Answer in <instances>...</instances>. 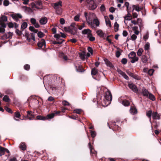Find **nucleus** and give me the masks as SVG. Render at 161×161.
<instances>
[{
    "mask_svg": "<svg viewBox=\"0 0 161 161\" xmlns=\"http://www.w3.org/2000/svg\"><path fill=\"white\" fill-rule=\"evenodd\" d=\"M132 7L133 9H135L137 12H139L141 10V8L138 5H134L132 6Z\"/></svg>",
    "mask_w": 161,
    "mask_h": 161,
    "instance_id": "nucleus-33",
    "label": "nucleus"
},
{
    "mask_svg": "<svg viewBox=\"0 0 161 161\" xmlns=\"http://www.w3.org/2000/svg\"><path fill=\"white\" fill-rule=\"evenodd\" d=\"M40 24L42 25H45L47 22V19L46 17H42L39 20Z\"/></svg>",
    "mask_w": 161,
    "mask_h": 161,
    "instance_id": "nucleus-12",
    "label": "nucleus"
},
{
    "mask_svg": "<svg viewBox=\"0 0 161 161\" xmlns=\"http://www.w3.org/2000/svg\"><path fill=\"white\" fill-rule=\"evenodd\" d=\"M20 116V114L19 112H16L14 113V117L19 118Z\"/></svg>",
    "mask_w": 161,
    "mask_h": 161,
    "instance_id": "nucleus-49",
    "label": "nucleus"
},
{
    "mask_svg": "<svg viewBox=\"0 0 161 161\" xmlns=\"http://www.w3.org/2000/svg\"><path fill=\"white\" fill-rule=\"evenodd\" d=\"M105 19L107 26L109 27H111V23L108 17L105 16Z\"/></svg>",
    "mask_w": 161,
    "mask_h": 161,
    "instance_id": "nucleus-16",
    "label": "nucleus"
},
{
    "mask_svg": "<svg viewBox=\"0 0 161 161\" xmlns=\"http://www.w3.org/2000/svg\"><path fill=\"white\" fill-rule=\"evenodd\" d=\"M128 86L130 89L135 92H137L138 91V89L136 86L133 83L129 84Z\"/></svg>",
    "mask_w": 161,
    "mask_h": 161,
    "instance_id": "nucleus-9",
    "label": "nucleus"
},
{
    "mask_svg": "<svg viewBox=\"0 0 161 161\" xmlns=\"http://www.w3.org/2000/svg\"><path fill=\"white\" fill-rule=\"evenodd\" d=\"M30 116V117H29L28 116H27L28 119L29 120L32 119L35 117L34 114H31Z\"/></svg>",
    "mask_w": 161,
    "mask_h": 161,
    "instance_id": "nucleus-50",
    "label": "nucleus"
},
{
    "mask_svg": "<svg viewBox=\"0 0 161 161\" xmlns=\"http://www.w3.org/2000/svg\"><path fill=\"white\" fill-rule=\"evenodd\" d=\"M6 27V25L5 23L2 24L0 26V33H3L5 31V28Z\"/></svg>",
    "mask_w": 161,
    "mask_h": 161,
    "instance_id": "nucleus-19",
    "label": "nucleus"
},
{
    "mask_svg": "<svg viewBox=\"0 0 161 161\" xmlns=\"http://www.w3.org/2000/svg\"><path fill=\"white\" fill-rule=\"evenodd\" d=\"M152 114V111L151 110H149L147 112V116L151 119V117Z\"/></svg>",
    "mask_w": 161,
    "mask_h": 161,
    "instance_id": "nucleus-42",
    "label": "nucleus"
},
{
    "mask_svg": "<svg viewBox=\"0 0 161 161\" xmlns=\"http://www.w3.org/2000/svg\"><path fill=\"white\" fill-rule=\"evenodd\" d=\"M125 20H131V19H132V17H131V15L129 14V13H128L126 16L125 17Z\"/></svg>",
    "mask_w": 161,
    "mask_h": 161,
    "instance_id": "nucleus-28",
    "label": "nucleus"
},
{
    "mask_svg": "<svg viewBox=\"0 0 161 161\" xmlns=\"http://www.w3.org/2000/svg\"><path fill=\"white\" fill-rule=\"evenodd\" d=\"M60 23L62 25H63L65 23V20L63 18H61L60 19Z\"/></svg>",
    "mask_w": 161,
    "mask_h": 161,
    "instance_id": "nucleus-63",
    "label": "nucleus"
},
{
    "mask_svg": "<svg viewBox=\"0 0 161 161\" xmlns=\"http://www.w3.org/2000/svg\"><path fill=\"white\" fill-rule=\"evenodd\" d=\"M149 37L148 34L147 33V34L144 36L143 38L145 41H146L148 39Z\"/></svg>",
    "mask_w": 161,
    "mask_h": 161,
    "instance_id": "nucleus-53",
    "label": "nucleus"
},
{
    "mask_svg": "<svg viewBox=\"0 0 161 161\" xmlns=\"http://www.w3.org/2000/svg\"><path fill=\"white\" fill-rule=\"evenodd\" d=\"M81 112V110L80 109H77L74 110V113L80 114Z\"/></svg>",
    "mask_w": 161,
    "mask_h": 161,
    "instance_id": "nucleus-45",
    "label": "nucleus"
},
{
    "mask_svg": "<svg viewBox=\"0 0 161 161\" xmlns=\"http://www.w3.org/2000/svg\"><path fill=\"white\" fill-rule=\"evenodd\" d=\"M153 118L154 119H160V116L156 112H153L152 114Z\"/></svg>",
    "mask_w": 161,
    "mask_h": 161,
    "instance_id": "nucleus-17",
    "label": "nucleus"
},
{
    "mask_svg": "<svg viewBox=\"0 0 161 161\" xmlns=\"http://www.w3.org/2000/svg\"><path fill=\"white\" fill-rule=\"evenodd\" d=\"M3 3L4 6H7L9 5V2L8 0H4Z\"/></svg>",
    "mask_w": 161,
    "mask_h": 161,
    "instance_id": "nucleus-44",
    "label": "nucleus"
},
{
    "mask_svg": "<svg viewBox=\"0 0 161 161\" xmlns=\"http://www.w3.org/2000/svg\"><path fill=\"white\" fill-rule=\"evenodd\" d=\"M94 14L93 13H90L88 15L87 12H85L84 13V16L86 18V22L88 25L92 29L95 28L92 22V16Z\"/></svg>",
    "mask_w": 161,
    "mask_h": 161,
    "instance_id": "nucleus-1",
    "label": "nucleus"
},
{
    "mask_svg": "<svg viewBox=\"0 0 161 161\" xmlns=\"http://www.w3.org/2000/svg\"><path fill=\"white\" fill-rule=\"evenodd\" d=\"M119 27V24L116 22H115L114 25V28L115 32H116L118 31Z\"/></svg>",
    "mask_w": 161,
    "mask_h": 161,
    "instance_id": "nucleus-37",
    "label": "nucleus"
},
{
    "mask_svg": "<svg viewBox=\"0 0 161 161\" xmlns=\"http://www.w3.org/2000/svg\"><path fill=\"white\" fill-rule=\"evenodd\" d=\"M111 101L104 99L102 101V104L103 106H107L110 104Z\"/></svg>",
    "mask_w": 161,
    "mask_h": 161,
    "instance_id": "nucleus-18",
    "label": "nucleus"
},
{
    "mask_svg": "<svg viewBox=\"0 0 161 161\" xmlns=\"http://www.w3.org/2000/svg\"><path fill=\"white\" fill-rule=\"evenodd\" d=\"M8 25L9 28H12L14 27V24L11 22L8 23Z\"/></svg>",
    "mask_w": 161,
    "mask_h": 161,
    "instance_id": "nucleus-52",
    "label": "nucleus"
},
{
    "mask_svg": "<svg viewBox=\"0 0 161 161\" xmlns=\"http://www.w3.org/2000/svg\"><path fill=\"white\" fill-rule=\"evenodd\" d=\"M117 49L118 51L116 52V56L117 58H119L121 55V53L122 52V51L119 48L117 47Z\"/></svg>",
    "mask_w": 161,
    "mask_h": 161,
    "instance_id": "nucleus-23",
    "label": "nucleus"
},
{
    "mask_svg": "<svg viewBox=\"0 0 161 161\" xmlns=\"http://www.w3.org/2000/svg\"><path fill=\"white\" fill-rule=\"evenodd\" d=\"M143 52V50L142 48H140L139 49L137 52V54L138 56H142V53Z\"/></svg>",
    "mask_w": 161,
    "mask_h": 161,
    "instance_id": "nucleus-30",
    "label": "nucleus"
},
{
    "mask_svg": "<svg viewBox=\"0 0 161 161\" xmlns=\"http://www.w3.org/2000/svg\"><path fill=\"white\" fill-rule=\"evenodd\" d=\"M30 21L31 24L33 25L36 28H38L39 27V25L36 22V20L35 18H31Z\"/></svg>",
    "mask_w": 161,
    "mask_h": 161,
    "instance_id": "nucleus-10",
    "label": "nucleus"
},
{
    "mask_svg": "<svg viewBox=\"0 0 161 161\" xmlns=\"http://www.w3.org/2000/svg\"><path fill=\"white\" fill-rule=\"evenodd\" d=\"M62 104L63 105L65 106L69 105V103L66 101H63L62 102Z\"/></svg>",
    "mask_w": 161,
    "mask_h": 161,
    "instance_id": "nucleus-64",
    "label": "nucleus"
},
{
    "mask_svg": "<svg viewBox=\"0 0 161 161\" xmlns=\"http://www.w3.org/2000/svg\"><path fill=\"white\" fill-rule=\"evenodd\" d=\"M56 13L58 15H61L62 12V10L61 8L55 9Z\"/></svg>",
    "mask_w": 161,
    "mask_h": 161,
    "instance_id": "nucleus-34",
    "label": "nucleus"
},
{
    "mask_svg": "<svg viewBox=\"0 0 161 161\" xmlns=\"http://www.w3.org/2000/svg\"><path fill=\"white\" fill-rule=\"evenodd\" d=\"M154 71V70L153 69H149L148 71V74L150 76H151L153 75Z\"/></svg>",
    "mask_w": 161,
    "mask_h": 161,
    "instance_id": "nucleus-46",
    "label": "nucleus"
},
{
    "mask_svg": "<svg viewBox=\"0 0 161 161\" xmlns=\"http://www.w3.org/2000/svg\"><path fill=\"white\" fill-rule=\"evenodd\" d=\"M25 36L26 37L27 40L28 41H30L31 39H32L34 41H35V34L33 33H31L29 34L28 33H26Z\"/></svg>",
    "mask_w": 161,
    "mask_h": 161,
    "instance_id": "nucleus-6",
    "label": "nucleus"
},
{
    "mask_svg": "<svg viewBox=\"0 0 161 161\" xmlns=\"http://www.w3.org/2000/svg\"><path fill=\"white\" fill-rule=\"evenodd\" d=\"M0 20L2 22L7 21L8 20L7 17L5 15H2L0 18Z\"/></svg>",
    "mask_w": 161,
    "mask_h": 161,
    "instance_id": "nucleus-31",
    "label": "nucleus"
},
{
    "mask_svg": "<svg viewBox=\"0 0 161 161\" xmlns=\"http://www.w3.org/2000/svg\"><path fill=\"white\" fill-rule=\"evenodd\" d=\"M37 45L39 47H45L46 46L45 41L43 39H42L39 42L37 43Z\"/></svg>",
    "mask_w": 161,
    "mask_h": 161,
    "instance_id": "nucleus-11",
    "label": "nucleus"
},
{
    "mask_svg": "<svg viewBox=\"0 0 161 161\" xmlns=\"http://www.w3.org/2000/svg\"><path fill=\"white\" fill-rule=\"evenodd\" d=\"M150 49V44L148 42H147L144 46V49L145 51H148Z\"/></svg>",
    "mask_w": 161,
    "mask_h": 161,
    "instance_id": "nucleus-29",
    "label": "nucleus"
},
{
    "mask_svg": "<svg viewBox=\"0 0 161 161\" xmlns=\"http://www.w3.org/2000/svg\"><path fill=\"white\" fill-rule=\"evenodd\" d=\"M137 24L140 27H141L142 25V20L140 19H137Z\"/></svg>",
    "mask_w": 161,
    "mask_h": 161,
    "instance_id": "nucleus-47",
    "label": "nucleus"
},
{
    "mask_svg": "<svg viewBox=\"0 0 161 161\" xmlns=\"http://www.w3.org/2000/svg\"><path fill=\"white\" fill-rule=\"evenodd\" d=\"M13 36V33L9 32L7 33H6L1 37V39L3 40H5L8 38L11 39Z\"/></svg>",
    "mask_w": 161,
    "mask_h": 161,
    "instance_id": "nucleus-7",
    "label": "nucleus"
},
{
    "mask_svg": "<svg viewBox=\"0 0 161 161\" xmlns=\"http://www.w3.org/2000/svg\"><path fill=\"white\" fill-rule=\"evenodd\" d=\"M62 2L60 1L58 2L53 3V6L54 9L61 8L62 6Z\"/></svg>",
    "mask_w": 161,
    "mask_h": 161,
    "instance_id": "nucleus-13",
    "label": "nucleus"
},
{
    "mask_svg": "<svg viewBox=\"0 0 161 161\" xmlns=\"http://www.w3.org/2000/svg\"><path fill=\"white\" fill-rule=\"evenodd\" d=\"M122 76L126 80H128L129 79V77L125 73H124L123 74V75H122Z\"/></svg>",
    "mask_w": 161,
    "mask_h": 161,
    "instance_id": "nucleus-59",
    "label": "nucleus"
},
{
    "mask_svg": "<svg viewBox=\"0 0 161 161\" xmlns=\"http://www.w3.org/2000/svg\"><path fill=\"white\" fill-rule=\"evenodd\" d=\"M27 26V24L26 22H23L21 25V28L22 30H24L26 28Z\"/></svg>",
    "mask_w": 161,
    "mask_h": 161,
    "instance_id": "nucleus-41",
    "label": "nucleus"
},
{
    "mask_svg": "<svg viewBox=\"0 0 161 161\" xmlns=\"http://www.w3.org/2000/svg\"><path fill=\"white\" fill-rule=\"evenodd\" d=\"M130 111L132 114H136L137 112L136 109L135 108L131 107Z\"/></svg>",
    "mask_w": 161,
    "mask_h": 161,
    "instance_id": "nucleus-26",
    "label": "nucleus"
},
{
    "mask_svg": "<svg viewBox=\"0 0 161 161\" xmlns=\"http://www.w3.org/2000/svg\"><path fill=\"white\" fill-rule=\"evenodd\" d=\"M91 136H92V137L93 138L94 137L96 136L95 132L93 131H91Z\"/></svg>",
    "mask_w": 161,
    "mask_h": 161,
    "instance_id": "nucleus-56",
    "label": "nucleus"
},
{
    "mask_svg": "<svg viewBox=\"0 0 161 161\" xmlns=\"http://www.w3.org/2000/svg\"><path fill=\"white\" fill-rule=\"evenodd\" d=\"M3 100L5 102H9L10 101V99L8 97L7 95L5 96L3 98Z\"/></svg>",
    "mask_w": 161,
    "mask_h": 161,
    "instance_id": "nucleus-38",
    "label": "nucleus"
},
{
    "mask_svg": "<svg viewBox=\"0 0 161 161\" xmlns=\"http://www.w3.org/2000/svg\"><path fill=\"white\" fill-rule=\"evenodd\" d=\"M127 62V59L125 58H123L121 60V62L123 64H126Z\"/></svg>",
    "mask_w": 161,
    "mask_h": 161,
    "instance_id": "nucleus-51",
    "label": "nucleus"
},
{
    "mask_svg": "<svg viewBox=\"0 0 161 161\" xmlns=\"http://www.w3.org/2000/svg\"><path fill=\"white\" fill-rule=\"evenodd\" d=\"M82 32L83 34H87V37L90 41H93L95 40V37L92 36V31L89 29H85L82 31Z\"/></svg>",
    "mask_w": 161,
    "mask_h": 161,
    "instance_id": "nucleus-2",
    "label": "nucleus"
},
{
    "mask_svg": "<svg viewBox=\"0 0 161 161\" xmlns=\"http://www.w3.org/2000/svg\"><path fill=\"white\" fill-rule=\"evenodd\" d=\"M148 97H149L150 100L153 101H154L155 99V96L151 93H149V94Z\"/></svg>",
    "mask_w": 161,
    "mask_h": 161,
    "instance_id": "nucleus-35",
    "label": "nucleus"
},
{
    "mask_svg": "<svg viewBox=\"0 0 161 161\" xmlns=\"http://www.w3.org/2000/svg\"><path fill=\"white\" fill-rule=\"evenodd\" d=\"M141 60L142 62L144 64L146 63L147 61V58L145 55H143L142 56Z\"/></svg>",
    "mask_w": 161,
    "mask_h": 161,
    "instance_id": "nucleus-20",
    "label": "nucleus"
},
{
    "mask_svg": "<svg viewBox=\"0 0 161 161\" xmlns=\"http://www.w3.org/2000/svg\"><path fill=\"white\" fill-rule=\"evenodd\" d=\"M24 68L26 70H29L30 68V66L28 64H26L24 66Z\"/></svg>",
    "mask_w": 161,
    "mask_h": 161,
    "instance_id": "nucleus-54",
    "label": "nucleus"
},
{
    "mask_svg": "<svg viewBox=\"0 0 161 161\" xmlns=\"http://www.w3.org/2000/svg\"><path fill=\"white\" fill-rule=\"evenodd\" d=\"M54 115L55 114L54 113H53L51 114L47 115L46 117L42 116L40 115H38L37 116L36 118L37 119L43 120H45L46 119H51L53 118Z\"/></svg>",
    "mask_w": 161,
    "mask_h": 161,
    "instance_id": "nucleus-3",
    "label": "nucleus"
},
{
    "mask_svg": "<svg viewBox=\"0 0 161 161\" xmlns=\"http://www.w3.org/2000/svg\"><path fill=\"white\" fill-rule=\"evenodd\" d=\"M137 38V36L135 34H133L131 36V39L132 41L135 40Z\"/></svg>",
    "mask_w": 161,
    "mask_h": 161,
    "instance_id": "nucleus-48",
    "label": "nucleus"
},
{
    "mask_svg": "<svg viewBox=\"0 0 161 161\" xmlns=\"http://www.w3.org/2000/svg\"><path fill=\"white\" fill-rule=\"evenodd\" d=\"M149 93H149L148 91L144 87L142 89V92H141V93L144 96H146L147 97H148V96Z\"/></svg>",
    "mask_w": 161,
    "mask_h": 161,
    "instance_id": "nucleus-14",
    "label": "nucleus"
},
{
    "mask_svg": "<svg viewBox=\"0 0 161 161\" xmlns=\"http://www.w3.org/2000/svg\"><path fill=\"white\" fill-rule=\"evenodd\" d=\"M5 110L7 111L9 113H12L13 112L12 110L6 107L5 108Z\"/></svg>",
    "mask_w": 161,
    "mask_h": 161,
    "instance_id": "nucleus-62",
    "label": "nucleus"
},
{
    "mask_svg": "<svg viewBox=\"0 0 161 161\" xmlns=\"http://www.w3.org/2000/svg\"><path fill=\"white\" fill-rule=\"evenodd\" d=\"M11 16L13 19L16 22L18 21L19 19L22 18V15L19 13H14L11 14Z\"/></svg>",
    "mask_w": 161,
    "mask_h": 161,
    "instance_id": "nucleus-4",
    "label": "nucleus"
},
{
    "mask_svg": "<svg viewBox=\"0 0 161 161\" xmlns=\"http://www.w3.org/2000/svg\"><path fill=\"white\" fill-rule=\"evenodd\" d=\"M136 53L134 52H131L129 54L128 57L129 58H133L136 57Z\"/></svg>",
    "mask_w": 161,
    "mask_h": 161,
    "instance_id": "nucleus-27",
    "label": "nucleus"
},
{
    "mask_svg": "<svg viewBox=\"0 0 161 161\" xmlns=\"http://www.w3.org/2000/svg\"><path fill=\"white\" fill-rule=\"evenodd\" d=\"M44 34L41 31L38 32L37 33V35L40 38L44 36Z\"/></svg>",
    "mask_w": 161,
    "mask_h": 161,
    "instance_id": "nucleus-43",
    "label": "nucleus"
},
{
    "mask_svg": "<svg viewBox=\"0 0 161 161\" xmlns=\"http://www.w3.org/2000/svg\"><path fill=\"white\" fill-rule=\"evenodd\" d=\"M115 10V8L113 7H111L109 9V10L111 13H113Z\"/></svg>",
    "mask_w": 161,
    "mask_h": 161,
    "instance_id": "nucleus-58",
    "label": "nucleus"
},
{
    "mask_svg": "<svg viewBox=\"0 0 161 161\" xmlns=\"http://www.w3.org/2000/svg\"><path fill=\"white\" fill-rule=\"evenodd\" d=\"M98 72L97 69L94 68H93L91 71V74L93 75H95Z\"/></svg>",
    "mask_w": 161,
    "mask_h": 161,
    "instance_id": "nucleus-32",
    "label": "nucleus"
},
{
    "mask_svg": "<svg viewBox=\"0 0 161 161\" xmlns=\"http://www.w3.org/2000/svg\"><path fill=\"white\" fill-rule=\"evenodd\" d=\"M93 24H95L96 26H98L99 25V21L97 19H94L93 20Z\"/></svg>",
    "mask_w": 161,
    "mask_h": 161,
    "instance_id": "nucleus-39",
    "label": "nucleus"
},
{
    "mask_svg": "<svg viewBox=\"0 0 161 161\" xmlns=\"http://www.w3.org/2000/svg\"><path fill=\"white\" fill-rule=\"evenodd\" d=\"M88 146L90 149L91 153H92L96 154L97 153V152L94 151V150H93V148H92V146L91 145L90 142H89V143Z\"/></svg>",
    "mask_w": 161,
    "mask_h": 161,
    "instance_id": "nucleus-24",
    "label": "nucleus"
},
{
    "mask_svg": "<svg viewBox=\"0 0 161 161\" xmlns=\"http://www.w3.org/2000/svg\"><path fill=\"white\" fill-rule=\"evenodd\" d=\"M104 61L106 65L108 66L111 67L112 66V64L110 62L107 58H104Z\"/></svg>",
    "mask_w": 161,
    "mask_h": 161,
    "instance_id": "nucleus-25",
    "label": "nucleus"
},
{
    "mask_svg": "<svg viewBox=\"0 0 161 161\" xmlns=\"http://www.w3.org/2000/svg\"><path fill=\"white\" fill-rule=\"evenodd\" d=\"M42 4V2L41 1H36L35 3H31V6L33 8L39 9L40 8L39 6H41Z\"/></svg>",
    "mask_w": 161,
    "mask_h": 161,
    "instance_id": "nucleus-5",
    "label": "nucleus"
},
{
    "mask_svg": "<svg viewBox=\"0 0 161 161\" xmlns=\"http://www.w3.org/2000/svg\"><path fill=\"white\" fill-rule=\"evenodd\" d=\"M96 33L100 37H103L104 35V33L101 30H98L96 31Z\"/></svg>",
    "mask_w": 161,
    "mask_h": 161,
    "instance_id": "nucleus-22",
    "label": "nucleus"
},
{
    "mask_svg": "<svg viewBox=\"0 0 161 161\" xmlns=\"http://www.w3.org/2000/svg\"><path fill=\"white\" fill-rule=\"evenodd\" d=\"M80 15L79 14L75 16L74 17V19L76 21H78L79 19Z\"/></svg>",
    "mask_w": 161,
    "mask_h": 161,
    "instance_id": "nucleus-61",
    "label": "nucleus"
},
{
    "mask_svg": "<svg viewBox=\"0 0 161 161\" xmlns=\"http://www.w3.org/2000/svg\"><path fill=\"white\" fill-rule=\"evenodd\" d=\"M54 37L56 38L57 40L58 41V39L60 38V36L59 34H56L54 36Z\"/></svg>",
    "mask_w": 161,
    "mask_h": 161,
    "instance_id": "nucleus-55",
    "label": "nucleus"
},
{
    "mask_svg": "<svg viewBox=\"0 0 161 161\" xmlns=\"http://www.w3.org/2000/svg\"><path fill=\"white\" fill-rule=\"evenodd\" d=\"M122 104L125 106H127L129 105L130 103L128 101L125 100L122 101Z\"/></svg>",
    "mask_w": 161,
    "mask_h": 161,
    "instance_id": "nucleus-36",
    "label": "nucleus"
},
{
    "mask_svg": "<svg viewBox=\"0 0 161 161\" xmlns=\"http://www.w3.org/2000/svg\"><path fill=\"white\" fill-rule=\"evenodd\" d=\"M89 3V7L90 9L93 10L95 9L97 7V4L94 1H92Z\"/></svg>",
    "mask_w": 161,
    "mask_h": 161,
    "instance_id": "nucleus-8",
    "label": "nucleus"
},
{
    "mask_svg": "<svg viewBox=\"0 0 161 161\" xmlns=\"http://www.w3.org/2000/svg\"><path fill=\"white\" fill-rule=\"evenodd\" d=\"M52 43L54 44H61L63 43V41H61V42L53 41Z\"/></svg>",
    "mask_w": 161,
    "mask_h": 161,
    "instance_id": "nucleus-57",
    "label": "nucleus"
},
{
    "mask_svg": "<svg viewBox=\"0 0 161 161\" xmlns=\"http://www.w3.org/2000/svg\"><path fill=\"white\" fill-rule=\"evenodd\" d=\"M88 51L90 52L92 54L93 53V50L92 48L90 47H88L87 48Z\"/></svg>",
    "mask_w": 161,
    "mask_h": 161,
    "instance_id": "nucleus-60",
    "label": "nucleus"
},
{
    "mask_svg": "<svg viewBox=\"0 0 161 161\" xmlns=\"http://www.w3.org/2000/svg\"><path fill=\"white\" fill-rule=\"evenodd\" d=\"M19 148L22 150L24 151L26 150V147L24 142H21L20 144Z\"/></svg>",
    "mask_w": 161,
    "mask_h": 161,
    "instance_id": "nucleus-21",
    "label": "nucleus"
},
{
    "mask_svg": "<svg viewBox=\"0 0 161 161\" xmlns=\"http://www.w3.org/2000/svg\"><path fill=\"white\" fill-rule=\"evenodd\" d=\"M130 62L132 63H134L136 62L138 60V58L136 57H134L133 58L130 59Z\"/></svg>",
    "mask_w": 161,
    "mask_h": 161,
    "instance_id": "nucleus-40",
    "label": "nucleus"
},
{
    "mask_svg": "<svg viewBox=\"0 0 161 161\" xmlns=\"http://www.w3.org/2000/svg\"><path fill=\"white\" fill-rule=\"evenodd\" d=\"M104 99L111 101L112 99V96L111 93L108 92L106 93Z\"/></svg>",
    "mask_w": 161,
    "mask_h": 161,
    "instance_id": "nucleus-15",
    "label": "nucleus"
}]
</instances>
